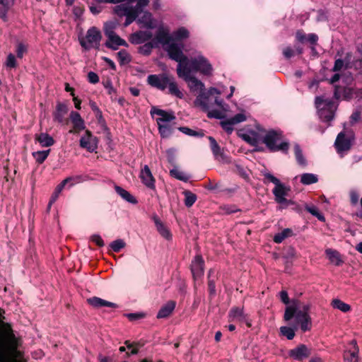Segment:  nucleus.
<instances>
[{"mask_svg": "<svg viewBox=\"0 0 362 362\" xmlns=\"http://www.w3.org/2000/svg\"><path fill=\"white\" fill-rule=\"evenodd\" d=\"M158 45L161 44L157 42L154 37L151 42H146L143 45L139 47L138 52L142 55L148 56L151 54L152 49L154 47H158Z\"/></svg>", "mask_w": 362, "mask_h": 362, "instance_id": "c756f323", "label": "nucleus"}, {"mask_svg": "<svg viewBox=\"0 0 362 362\" xmlns=\"http://www.w3.org/2000/svg\"><path fill=\"white\" fill-rule=\"evenodd\" d=\"M139 177L141 180V182L146 187L151 189H155V179L151 172L149 167L147 165H145L144 167L141 169Z\"/></svg>", "mask_w": 362, "mask_h": 362, "instance_id": "f3484780", "label": "nucleus"}, {"mask_svg": "<svg viewBox=\"0 0 362 362\" xmlns=\"http://www.w3.org/2000/svg\"><path fill=\"white\" fill-rule=\"evenodd\" d=\"M16 55L19 59H22L24 54L28 52V46L22 42H18L16 44Z\"/></svg>", "mask_w": 362, "mask_h": 362, "instance_id": "8fccbe9b", "label": "nucleus"}, {"mask_svg": "<svg viewBox=\"0 0 362 362\" xmlns=\"http://www.w3.org/2000/svg\"><path fill=\"white\" fill-rule=\"evenodd\" d=\"M176 303L174 300H169L161 306L158 310L156 317L158 319H163L168 317L175 308Z\"/></svg>", "mask_w": 362, "mask_h": 362, "instance_id": "5701e85b", "label": "nucleus"}, {"mask_svg": "<svg viewBox=\"0 0 362 362\" xmlns=\"http://www.w3.org/2000/svg\"><path fill=\"white\" fill-rule=\"evenodd\" d=\"M359 195L356 191L352 190L350 192V200L353 205H356L358 202Z\"/></svg>", "mask_w": 362, "mask_h": 362, "instance_id": "774afa93", "label": "nucleus"}, {"mask_svg": "<svg viewBox=\"0 0 362 362\" xmlns=\"http://www.w3.org/2000/svg\"><path fill=\"white\" fill-rule=\"evenodd\" d=\"M16 0H0V18L4 22L8 21V13L13 6Z\"/></svg>", "mask_w": 362, "mask_h": 362, "instance_id": "b1692460", "label": "nucleus"}, {"mask_svg": "<svg viewBox=\"0 0 362 362\" xmlns=\"http://www.w3.org/2000/svg\"><path fill=\"white\" fill-rule=\"evenodd\" d=\"M294 153L297 163L298 165L305 166L307 161L303 154V151L298 144L294 145Z\"/></svg>", "mask_w": 362, "mask_h": 362, "instance_id": "ea45409f", "label": "nucleus"}, {"mask_svg": "<svg viewBox=\"0 0 362 362\" xmlns=\"http://www.w3.org/2000/svg\"><path fill=\"white\" fill-rule=\"evenodd\" d=\"M305 210L316 217L319 221H325V218L322 214L320 213L318 209L314 205H305Z\"/></svg>", "mask_w": 362, "mask_h": 362, "instance_id": "c03bdc74", "label": "nucleus"}, {"mask_svg": "<svg viewBox=\"0 0 362 362\" xmlns=\"http://www.w3.org/2000/svg\"><path fill=\"white\" fill-rule=\"evenodd\" d=\"M155 40L161 44L170 58L177 62L176 71L177 76L181 78V45L179 44L181 41V28L170 34L168 28L160 26L156 31Z\"/></svg>", "mask_w": 362, "mask_h": 362, "instance_id": "20e7f679", "label": "nucleus"}, {"mask_svg": "<svg viewBox=\"0 0 362 362\" xmlns=\"http://www.w3.org/2000/svg\"><path fill=\"white\" fill-rule=\"evenodd\" d=\"M149 3V0H137L136 4L134 8H137L140 12H143V9Z\"/></svg>", "mask_w": 362, "mask_h": 362, "instance_id": "0e129e2a", "label": "nucleus"}, {"mask_svg": "<svg viewBox=\"0 0 362 362\" xmlns=\"http://www.w3.org/2000/svg\"><path fill=\"white\" fill-rule=\"evenodd\" d=\"M6 66L8 68H16L17 66L16 57L12 53L8 54L6 61Z\"/></svg>", "mask_w": 362, "mask_h": 362, "instance_id": "4d7b16f0", "label": "nucleus"}, {"mask_svg": "<svg viewBox=\"0 0 362 362\" xmlns=\"http://www.w3.org/2000/svg\"><path fill=\"white\" fill-rule=\"evenodd\" d=\"M331 304L334 308L338 309L343 313H347L351 310V306L349 304L337 298L333 299Z\"/></svg>", "mask_w": 362, "mask_h": 362, "instance_id": "79ce46f5", "label": "nucleus"}, {"mask_svg": "<svg viewBox=\"0 0 362 362\" xmlns=\"http://www.w3.org/2000/svg\"><path fill=\"white\" fill-rule=\"evenodd\" d=\"M117 60L120 66L128 64L132 61V57L126 49H121L117 53Z\"/></svg>", "mask_w": 362, "mask_h": 362, "instance_id": "e433bc0d", "label": "nucleus"}, {"mask_svg": "<svg viewBox=\"0 0 362 362\" xmlns=\"http://www.w3.org/2000/svg\"><path fill=\"white\" fill-rule=\"evenodd\" d=\"M129 6H125L124 4L117 5L114 7V13L119 17H123L126 15V12L127 11Z\"/></svg>", "mask_w": 362, "mask_h": 362, "instance_id": "864d4df0", "label": "nucleus"}, {"mask_svg": "<svg viewBox=\"0 0 362 362\" xmlns=\"http://www.w3.org/2000/svg\"><path fill=\"white\" fill-rule=\"evenodd\" d=\"M130 321H136L139 319L144 318L145 314L144 313H132L124 315Z\"/></svg>", "mask_w": 362, "mask_h": 362, "instance_id": "13d9d810", "label": "nucleus"}, {"mask_svg": "<svg viewBox=\"0 0 362 362\" xmlns=\"http://www.w3.org/2000/svg\"><path fill=\"white\" fill-rule=\"evenodd\" d=\"M90 239L99 247H103L105 245L104 241L100 235L94 234L91 236Z\"/></svg>", "mask_w": 362, "mask_h": 362, "instance_id": "e2e57ef3", "label": "nucleus"}, {"mask_svg": "<svg viewBox=\"0 0 362 362\" xmlns=\"http://www.w3.org/2000/svg\"><path fill=\"white\" fill-rule=\"evenodd\" d=\"M103 85L105 88L107 90V93L110 95V98L112 100H115L116 98L114 96L116 95L117 91L116 89L112 86V82L110 79H107L105 81H103Z\"/></svg>", "mask_w": 362, "mask_h": 362, "instance_id": "a18cd8bd", "label": "nucleus"}, {"mask_svg": "<svg viewBox=\"0 0 362 362\" xmlns=\"http://www.w3.org/2000/svg\"><path fill=\"white\" fill-rule=\"evenodd\" d=\"M204 262L201 255H197L191 264V272L193 278L196 280L204 274Z\"/></svg>", "mask_w": 362, "mask_h": 362, "instance_id": "a211bd4d", "label": "nucleus"}, {"mask_svg": "<svg viewBox=\"0 0 362 362\" xmlns=\"http://www.w3.org/2000/svg\"><path fill=\"white\" fill-rule=\"evenodd\" d=\"M79 144L82 148L93 153L98 148V139L90 130L86 129L85 134L81 137Z\"/></svg>", "mask_w": 362, "mask_h": 362, "instance_id": "9d476101", "label": "nucleus"}, {"mask_svg": "<svg viewBox=\"0 0 362 362\" xmlns=\"http://www.w3.org/2000/svg\"><path fill=\"white\" fill-rule=\"evenodd\" d=\"M262 175L264 176V183L272 182L275 185V186L280 182V180L273 175L272 173L268 172L267 170L262 171Z\"/></svg>", "mask_w": 362, "mask_h": 362, "instance_id": "49530a36", "label": "nucleus"}, {"mask_svg": "<svg viewBox=\"0 0 362 362\" xmlns=\"http://www.w3.org/2000/svg\"><path fill=\"white\" fill-rule=\"evenodd\" d=\"M115 189L117 194H119L126 202L132 204H136L138 203L137 199L122 187L115 185Z\"/></svg>", "mask_w": 362, "mask_h": 362, "instance_id": "cd10ccee", "label": "nucleus"}, {"mask_svg": "<svg viewBox=\"0 0 362 362\" xmlns=\"http://www.w3.org/2000/svg\"><path fill=\"white\" fill-rule=\"evenodd\" d=\"M177 153V151L175 148H169V149L166 150V151H165L168 162L172 166L175 165Z\"/></svg>", "mask_w": 362, "mask_h": 362, "instance_id": "de8ad7c7", "label": "nucleus"}, {"mask_svg": "<svg viewBox=\"0 0 362 362\" xmlns=\"http://www.w3.org/2000/svg\"><path fill=\"white\" fill-rule=\"evenodd\" d=\"M118 23L117 21H108L104 24V33L106 36L116 34L115 30L116 29Z\"/></svg>", "mask_w": 362, "mask_h": 362, "instance_id": "37998d69", "label": "nucleus"}, {"mask_svg": "<svg viewBox=\"0 0 362 362\" xmlns=\"http://www.w3.org/2000/svg\"><path fill=\"white\" fill-rule=\"evenodd\" d=\"M151 219L155 223L156 228L159 233V234L163 237L166 240H170L172 238V235L169 230V229L165 226V225L161 221L160 218L156 214H153L151 217Z\"/></svg>", "mask_w": 362, "mask_h": 362, "instance_id": "412c9836", "label": "nucleus"}, {"mask_svg": "<svg viewBox=\"0 0 362 362\" xmlns=\"http://www.w3.org/2000/svg\"><path fill=\"white\" fill-rule=\"evenodd\" d=\"M310 309V304L300 306L298 300H292L291 303L286 308L284 319L288 322L294 317V328L287 326L281 327L280 333L288 339L291 340L295 337L294 329H297L298 326L303 332L309 331L312 327V320L309 315Z\"/></svg>", "mask_w": 362, "mask_h": 362, "instance_id": "f03ea898", "label": "nucleus"}, {"mask_svg": "<svg viewBox=\"0 0 362 362\" xmlns=\"http://www.w3.org/2000/svg\"><path fill=\"white\" fill-rule=\"evenodd\" d=\"M147 81L151 86L164 90L168 87L170 80L165 74H151L148 76Z\"/></svg>", "mask_w": 362, "mask_h": 362, "instance_id": "ddd939ff", "label": "nucleus"}, {"mask_svg": "<svg viewBox=\"0 0 362 362\" xmlns=\"http://www.w3.org/2000/svg\"><path fill=\"white\" fill-rule=\"evenodd\" d=\"M88 81L92 84H95L99 82V76L96 73L89 71L88 73Z\"/></svg>", "mask_w": 362, "mask_h": 362, "instance_id": "680f3d73", "label": "nucleus"}, {"mask_svg": "<svg viewBox=\"0 0 362 362\" xmlns=\"http://www.w3.org/2000/svg\"><path fill=\"white\" fill-rule=\"evenodd\" d=\"M315 107L320 119L324 122L332 121L334 117L336 107L331 99H324L322 96H317L315 99Z\"/></svg>", "mask_w": 362, "mask_h": 362, "instance_id": "0eeeda50", "label": "nucleus"}, {"mask_svg": "<svg viewBox=\"0 0 362 362\" xmlns=\"http://www.w3.org/2000/svg\"><path fill=\"white\" fill-rule=\"evenodd\" d=\"M35 139L39 142L42 147H49L54 145V139L47 133L35 134Z\"/></svg>", "mask_w": 362, "mask_h": 362, "instance_id": "a878e982", "label": "nucleus"}, {"mask_svg": "<svg viewBox=\"0 0 362 362\" xmlns=\"http://www.w3.org/2000/svg\"><path fill=\"white\" fill-rule=\"evenodd\" d=\"M352 138L346 136L344 132H340L335 140L334 146L337 153L343 157L345 152H347L351 147Z\"/></svg>", "mask_w": 362, "mask_h": 362, "instance_id": "9b49d317", "label": "nucleus"}, {"mask_svg": "<svg viewBox=\"0 0 362 362\" xmlns=\"http://www.w3.org/2000/svg\"><path fill=\"white\" fill-rule=\"evenodd\" d=\"M169 174L171 177H173L177 180H181V171L177 168L176 165L173 166V168L170 170Z\"/></svg>", "mask_w": 362, "mask_h": 362, "instance_id": "bf43d9fd", "label": "nucleus"}, {"mask_svg": "<svg viewBox=\"0 0 362 362\" xmlns=\"http://www.w3.org/2000/svg\"><path fill=\"white\" fill-rule=\"evenodd\" d=\"M290 191V187L286 186L281 182L277 184L275 187L272 189V193L274 196L275 201L280 204H285L286 206L288 205L290 201H288L286 196Z\"/></svg>", "mask_w": 362, "mask_h": 362, "instance_id": "f8f14e48", "label": "nucleus"}, {"mask_svg": "<svg viewBox=\"0 0 362 362\" xmlns=\"http://www.w3.org/2000/svg\"><path fill=\"white\" fill-rule=\"evenodd\" d=\"M186 59L187 66H185L186 71H199L202 74L205 76H211L213 72V67L209 63V60L202 54H198L194 58L189 59L184 55Z\"/></svg>", "mask_w": 362, "mask_h": 362, "instance_id": "423d86ee", "label": "nucleus"}, {"mask_svg": "<svg viewBox=\"0 0 362 362\" xmlns=\"http://www.w3.org/2000/svg\"><path fill=\"white\" fill-rule=\"evenodd\" d=\"M5 311L0 308V352L15 339V335L10 324L4 322Z\"/></svg>", "mask_w": 362, "mask_h": 362, "instance_id": "1a4fd4ad", "label": "nucleus"}, {"mask_svg": "<svg viewBox=\"0 0 362 362\" xmlns=\"http://www.w3.org/2000/svg\"><path fill=\"white\" fill-rule=\"evenodd\" d=\"M358 351L356 340H351L344 352V362H358Z\"/></svg>", "mask_w": 362, "mask_h": 362, "instance_id": "4468645a", "label": "nucleus"}, {"mask_svg": "<svg viewBox=\"0 0 362 362\" xmlns=\"http://www.w3.org/2000/svg\"><path fill=\"white\" fill-rule=\"evenodd\" d=\"M68 112V107L66 105L58 103L56 107V111L54 112V119L59 123L64 122V117Z\"/></svg>", "mask_w": 362, "mask_h": 362, "instance_id": "2f4dec72", "label": "nucleus"}, {"mask_svg": "<svg viewBox=\"0 0 362 362\" xmlns=\"http://www.w3.org/2000/svg\"><path fill=\"white\" fill-rule=\"evenodd\" d=\"M182 134H185L190 136L202 137L204 136V134L202 131L197 132V131L191 129L188 127H182Z\"/></svg>", "mask_w": 362, "mask_h": 362, "instance_id": "6e6d98bb", "label": "nucleus"}, {"mask_svg": "<svg viewBox=\"0 0 362 362\" xmlns=\"http://www.w3.org/2000/svg\"><path fill=\"white\" fill-rule=\"evenodd\" d=\"M235 168H236V171L238 172V173L242 177H243L244 179H247L248 178V174L247 173L246 170L244 169L243 167H242L240 165H235Z\"/></svg>", "mask_w": 362, "mask_h": 362, "instance_id": "69168bd1", "label": "nucleus"}, {"mask_svg": "<svg viewBox=\"0 0 362 362\" xmlns=\"http://www.w3.org/2000/svg\"><path fill=\"white\" fill-rule=\"evenodd\" d=\"M325 254L331 263L336 266L342 264L343 260L337 250L328 248L325 250Z\"/></svg>", "mask_w": 362, "mask_h": 362, "instance_id": "c85d7f7f", "label": "nucleus"}, {"mask_svg": "<svg viewBox=\"0 0 362 362\" xmlns=\"http://www.w3.org/2000/svg\"><path fill=\"white\" fill-rule=\"evenodd\" d=\"M150 114L153 118L155 115L159 116L156 119V121L160 136L162 138L169 137L173 132V127L170 123L176 119L174 112L164 110L156 106H153L151 108Z\"/></svg>", "mask_w": 362, "mask_h": 362, "instance_id": "39448f33", "label": "nucleus"}, {"mask_svg": "<svg viewBox=\"0 0 362 362\" xmlns=\"http://www.w3.org/2000/svg\"><path fill=\"white\" fill-rule=\"evenodd\" d=\"M209 142H210V147L211 149V151L214 156V157L216 159L219 158H223L224 154L221 151L220 146H218V143L216 142V139L212 136L208 137Z\"/></svg>", "mask_w": 362, "mask_h": 362, "instance_id": "f704fd0d", "label": "nucleus"}, {"mask_svg": "<svg viewBox=\"0 0 362 362\" xmlns=\"http://www.w3.org/2000/svg\"><path fill=\"white\" fill-rule=\"evenodd\" d=\"M230 321L246 322L247 315L244 313L243 308L233 307L230 309L228 314Z\"/></svg>", "mask_w": 362, "mask_h": 362, "instance_id": "393cba45", "label": "nucleus"}, {"mask_svg": "<svg viewBox=\"0 0 362 362\" xmlns=\"http://www.w3.org/2000/svg\"><path fill=\"white\" fill-rule=\"evenodd\" d=\"M351 59V54L350 52H347L344 57V59H337L334 62V66L332 69V71L337 72L341 70L344 66L346 69L348 65L350 64Z\"/></svg>", "mask_w": 362, "mask_h": 362, "instance_id": "7c9ffc66", "label": "nucleus"}, {"mask_svg": "<svg viewBox=\"0 0 362 362\" xmlns=\"http://www.w3.org/2000/svg\"><path fill=\"white\" fill-rule=\"evenodd\" d=\"M102 39L100 31L95 27L90 28L83 37H80L79 43L85 50L93 48L99 49L100 42Z\"/></svg>", "mask_w": 362, "mask_h": 362, "instance_id": "6e6552de", "label": "nucleus"}, {"mask_svg": "<svg viewBox=\"0 0 362 362\" xmlns=\"http://www.w3.org/2000/svg\"><path fill=\"white\" fill-rule=\"evenodd\" d=\"M184 195V204L187 208H190L197 200V196L189 190L182 191Z\"/></svg>", "mask_w": 362, "mask_h": 362, "instance_id": "c9c22d12", "label": "nucleus"}, {"mask_svg": "<svg viewBox=\"0 0 362 362\" xmlns=\"http://www.w3.org/2000/svg\"><path fill=\"white\" fill-rule=\"evenodd\" d=\"M168 87L169 89V93L171 95H175L177 98H181V91L179 90L177 84L175 82H171L170 81Z\"/></svg>", "mask_w": 362, "mask_h": 362, "instance_id": "5fc2aeb1", "label": "nucleus"}, {"mask_svg": "<svg viewBox=\"0 0 362 362\" xmlns=\"http://www.w3.org/2000/svg\"><path fill=\"white\" fill-rule=\"evenodd\" d=\"M235 124L231 119H225L221 122V127L228 133L231 134L233 131V126Z\"/></svg>", "mask_w": 362, "mask_h": 362, "instance_id": "3c124183", "label": "nucleus"}, {"mask_svg": "<svg viewBox=\"0 0 362 362\" xmlns=\"http://www.w3.org/2000/svg\"><path fill=\"white\" fill-rule=\"evenodd\" d=\"M50 151V149H47L44 151H35L32 153V156L35 158L36 163L38 164H42L47 158Z\"/></svg>", "mask_w": 362, "mask_h": 362, "instance_id": "58836bf2", "label": "nucleus"}, {"mask_svg": "<svg viewBox=\"0 0 362 362\" xmlns=\"http://www.w3.org/2000/svg\"><path fill=\"white\" fill-rule=\"evenodd\" d=\"M142 15L138 17L137 23L141 28L153 29L156 25L153 22L152 15L148 11H143Z\"/></svg>", "mask_w": 362, "mask_h": 362, "instance_id": "aec40b11", "label": "nucleus"}, {"mask_svg": "<svg viewBox=\"0 0 362 362\" xmlns=\"http://www.w3.org/2000/svg\"><path fill=\"white\" fill-rule=\"evenodd\" d=\"M187 64L182 54V79L186 82L189 91L197 95L194 100L195 106L207 112L209 118L223 119L228 105L219 98L221 91L216 88H210L205 91L204 84L194 76L192 71L185 70Z\"/></svg>", "mask_w": 362, "mask_h": 362, "instance_id": "f257e3e1", "label": "nucleus"}, {"mask_svg": "<svg viewBox=\"0 0 362 362\" xmlns=\"http://www.w3.org/2000/svg\"><path fill=\"white\" fill-rule=\"evenodd\" d=\"M291 233V230L288 228L284 229L282 232L277 233L274 237V241L276 243H281L288 236V234Z\"/></svg>", "mask_w": 362, "mask_h": 362, "instance_id": "603ef678", "label": "nucleus"}, {"mask_svg": "<svg viewBox=\"0 0 362 362\" xmlns=\"http://www.w3.org/2000/svg\"><path fill=\"white\" fill-rule=\"evenodd\" d=\"M87 303L95 308H100L103 307L116 308L118 307L116 303L107 301L96 296L88 298Z\"/></svg>", "mask_w": 362, "mask_h": 362, "instance_id": "4be33fe9", "label": "nucleus"}, {"mask_svg": "<svg viewBox=\"0 0 362 362\" xmlns=\"http://www.w3.org/2000/svg\"><path fill=\"white\" fill-rule=\"evenodd\" d=\"M235 124H239L246 120V116L244 113H238L230 118Z\"/></svg>", "mask_w": 362, "mask_h": 362, "instance_id": "052dcab7", "label": "nucleus"}, {"mask_svg": "<svg viewBox=\"0 0 362 362\" xmlns=\"http://www.w3.org/2000/svg\"><path fill=\"white\" fill-rule=\"evenodd\" d=\"M70 119L73 123L74 127L78 130H83L86 128L84 120L81 115L76 111H71Z\"/></svg>", "mask_w": 362, "mask_h": 362, "instance_id": "473e14b6", "label": "nucleus"}, {"mask_svg": "<svg viewBox=\"0 0 362 362\" xmlns=\"http://www.w3.org/2000/svg\"><path fill=\"white\" fill-rule=\"evenodd\" d=\"M283 54L286 59H290L294 56L295 52L291 47H287L284 49Z\"/></svg>", "mask_w": 362, "mask_h": 362, "instance_id": "338daca9", "label": "nucleus"}, {"mask_svg": "<svg viewBox=\"0 0 362 362\" xmlns=\"http://www.w3.org/2000/svg\"><path fill=\"white\" fill-rule=\"evenodd\" d=\"M64 187H65V185L62 183V182H61L59 185H57V187H55V189L49 199V203L47 205L48 209H49L51 206L57 201L60 193L62 192L63 189H64Z\"/></svg>", "mask_w": 362, "mask_h": 362, "instance_id": "a19ab883", "label": "nucleus"}, {"mask_svg": "<svg viewBox=\"0 0 362 362\" xmlns=\"http://www.w3.org/2000/svg\"><path fill=\"white\" fill-rule=\"evenodd\" d=\"M311 354L310 349L305 344H300L289 351V356L296 361H302Z\"/></svg>", "mask_w": 362, "mask_h": 362, "instance_id": "dca6fc26", "label": "nucleus"}, {"mask_svg": "<svg viewBox=\"0 0 362 362\" xmlns=\"http://www.w3.org/2000/svg\"><path fill=\"white\" fill-rule=\"evenodd\" d=\"M318 182V176L313 173H303L300 175V182L304 185H309Z\"/></svg>", "mask_w": 362, "mask_h": 362, "instance_id": "4c0bfd02", "label": "nucleus"}, {"mask_svg": "<svg viewBox=\"0 0 362 362\" xmlns=\"http://www.w3.org/2000/svg\"><path fill=\"white\" fill-rule=\"evenodd\" d=\"M257 131L248 130L245 133L242 134L243 139L253 146L263 143L272 152L281 151L284 153H288L289 143L287 141L282 140L283 135L281 131L274 129L265 131L259 127H257Z\"/></svg>", "mask_w": 362, "mask_h": 362, "instance_id": "7ed1b4c3", "label": "nucleus"}, {"mask_svg": "<svg viewBox=\"0 0 362 362\" xmlns=\"http://www.w3.org/2000/svg\"><path fill=\"white\" fill-rule=\"evenodd\" d=\"M85 180L84 177L82 175H77L69 176L63 180L62 182L65 185H67V188L70 189L71 187L76 184H79Z\"/></svg>", "mask_w": 362, "mask_h": 362, "instance_id": "72a5a7b5", "label": "nucleus"}, {"mask_svg": "<svg viewBox=\"0 0 362 362\" xmlns=\"http://www.w3.org/2000/svg\"><path fill=\"white\" fill-rule=\"evenodd\" d=\"M152 33L148 30H139L133 33L129 37V42L133 45H140L152 38Z\"/></svg>", "mask_w": 362, "mask_h": 362, "instance_id": "2eb2a0df", "label": "nucleus"}, {"mask_svg": "<svg viewBox=\"0 0 362 362\" xmlns=\"http://www.w3.org/2000/svg\"><path fill=\"white\" fill-rule=\"evenodd\" d=\"M125 243L122 239H117L112 241L110 247L115 252H119L122 248L125 247Z\"/></svg>", "mask_w": 362, "mask_h": 362, "instance_id": "09e8293b", "label": "nucleus"}, {"mask_svg": "<svg viewBox=\"0 0 362 362\" xmlns=\"http://www.w3.org/2000/svg\"><path fill=\"white\" fill-rule=\"evenodd\" d=\"M107 40L105 46L109 49L117 50L119 46L128 47L127 42L117 34L107 36Z\"/></svg>", "mask_w": 362, "mask_h": 362, "instance_id": "6ab92c4d", "label": "nucleus"}, {"mask_svg": "<svg viewBox=\"0 0 362 362\" xmlns=\"http://www.w3.org/2000/svg\"><path fill=\"white\" fill-rule=\"evenodd\" d=\"M140 14H141V12L137 10V8H134V6H129L127 11L126 12V15L124 16H126V19L124 25L127 27L132 23L134 21H137Z\"/></svg>", "mask_w": 362, "mask_h": 362, "instance_id": "bb28decb", "label": "nucleus"}]
</instances>
